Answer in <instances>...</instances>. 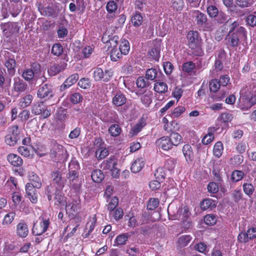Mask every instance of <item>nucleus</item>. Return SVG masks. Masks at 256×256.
<instances>
[{
  "instance_id": "bb28decb",
  "label": "nucleus",
  "mask_w": 256,
  "mask_h": 256,
  "mask_svg": "<svg viewBox=\"0 0 256 256\" xmlns=\"http://www.w3.org/2000/svg\"><path fill=\"white\" fill-rule=\"evenodd\" d=\"M216 130L215 128H209L208 133L202 138V142L204 144H210L214 138V133Z\"/></svg>"
},
{
  "instance_id": "f3484780",
  "label": "nucleus",
  "mask_w": 256,
  "mask_h": 256,
  "mask_svg": "<svg viewBox=\"0 0 256 256\" xmlns=\"http://www.w3.org/2000/svg\"><path fill=\"white\" fill-rule=\"evenodd\" d=\"M78 78V75L77 74H74L71 75L66 79L64 84L60 86V90L64 91L66 88L72 86L77 82Z\"/></svg>"
},
{
  "instance_id": "4be33fe9",
  "label": "nucleus",
  "mask_w": 256,
  "mask_h": 256,
  "mask_svg": "<svg viewBox=\"0 0 256 256\" xmlns=\"http://www.w3.org/2000/svg\"><path fill=\"white\" fill-rule=\"evenodd\" d=\"M1 28L3 32H18L20 28L18 23L10 22L2 24Z\"/></svg>"
},
{
  "instance_id": "58836bf2",
  "label": "nucleus",
  "mask_w": 256,
  "mask_h": 256,
  "mask_svg": "<svg viewBox=\"0 0 256 256\" xmlns=\"http://www.w3.org/2000/svg\"><path fill=\"white\" fill-rule=\"evenodd\" d=\"M223 144L221 142H216L213 149L214 154L217 158H220L222 153Z\"/></svg>"
},
{
  "instance_id": "5701e85b",
  "label": "nucleus",
  "mask_w": 256,
  "mask_h": 256,
  "mask_svg": "<svg viewBox=\"0 0 256 256\" xmlns=\"http://www.w3.org/2000/svg\"><path fill=\"white\" fill-rule=\"evenodd\" d=\"M161 74L160 72L158 74L155 68H150L146 71V78L150 80L159 81L160 80L159 76Z\"/></svg>"
},
{
  "instance_id": "4468645a",
  "label": "nucleus",
  "mask_w": 256,
  "mask_h": 256,
  "mask_svg": "<svg viewBox=\"0 0 256 256\" xmlns=\"http://www.w3.org/2000/svg\"><path fill=\"white\" fill-rule=\"evenodd\" d=\"M14 80V83L12 88L14 91L18 93H22L26 91L28 87L26 83L19 78H15Z\"/></svg>"
},
{
  "instance_id": "39448f33",
  "label": "nucleus",
  "mask_w": 256,
  "mask_h": 256,
  "mask_svg": "<svg viewBox=\"0 0 256 256\" xmlns=\"http://www.w3.org/2000/svg\"><path fill=\"white\" fill-rule=\"evenodd\" d=\"M52 184L56 188L62 190L66 180L62 176V174L58 170L52 172L50 174Z\"/></svg>"
},
{
  "instance_id": "680f3d73",
  "label": "nucleus",
  "mask_w": 256,
  "mask_h": 256,
  "mask_svg": "<svg viewBox=\"0 0 256 256\" xmlns=\"http://www.w3.org/2000/svg\"><path fill=\"white\" fill-rule=\"evenodd\" d=\"M243 188L245 194L248 196L252 195L254 190L253 185L250 183H244L243 184Z\"/></svg>"
},
{
  "instance_id": "79ce46f5",
  "label": "nucleus",
  "mask_w": 256,
  "mask_h": 256,
  "mask_svg": "<svg viewBox=\"0 0 256 256\" xmlns=\"http://www.w3.org/2000/svg\"><path fill=\"white\" fill-rule=\"evenodd\" d=\"M129 236L128 233L122 234L117 236L115 240L116 246L125 244Z\"/></svg>"
},
{
  "instance_id": "a19ab883",
  "label": "nucleus",
  "mask_w": 256,
  "mask_h": 256,
  "mask_svg": "<svg viewBox=\"0 0 256 256\" xmlns=\"http://www.w3.org/2000/svg\"><path fill=\"white\" fill-rule=\"evenodd\" d=\"M122 132L120 127L116 124L112 125L108 128V132L112 136H117L120 134Z\"/></svg>"
},
{
  "instance_id": "9b49d317",
  "label": "nucleus",
  "mask_w": 256,
  "mask_h": 256,
  "mask_svg": "<svg viewBox=\"0 0 256 256\" xmlns=\"http://www.w3.org/2000/svg\"><path fill=\"white\" fill-rule=\"evenodd\" d=\"M117 164L116 160L114 156H111L110 158L104 160L102 164L101 168L104 170H114L118 172V168L115 166Z\"/></svg>"
},
{
  "instance_id": "7c9ffc66",
  "label": "nucleus",
  "mask_w": 256,
  "mask_h": 256,
  "mask_svg": "<svg viewBox=\"0 0 256 256\" xmlns=\"http://www.w3.org/2000/svg\"><path fill=\"white\" fill-rule=\"evenodd\" d=\"M146 123L145 120L142 118L140 119L138 122L133 126L131 130V133L132 135L137 134L142 128L146 126Z\"/></svg>"
},
{
  "instance_id": "6ab92c4d",
  "label": "nucleus",
  "mask_w": 256,
  "mask_h": 256,
  "mask_svg": "<svg viewBox=\"0 0 256 256\" xmlns=\"http://www.w3.org/2000/svg\"><path fill=\"white\" fill-rule=\"evenodd\" d=\"M192 16L195 18V20L198 25L206 24L208 25L206 23V16L198 10H194L192 12Z\"/></svg>"
},
{
  "instance_id": "6e6552de",
  "label": "nucleus",
  "mask_w": 256,
  "mask_h": 256,
  "mask_svg": "<svg viewBox=\"0 0 256 256\" xmlns=\"http://www.w3.org/2000/svg\"><path fill=\"white\" fill-rule=\"evenodd\" d=\"M50 224L48 220H42L39 224H34L32 230V234L35 236H40L47 230Z\"/></svg>"
},
{
  "instance_id": "ddd939ff",
  "label": "nucleus",
  "mask_w": 256,
  "mask_h": 256,
  "mask_svg": "<svg viewBox=\"0 0 256 256\" xmlns=\"http://www.w3.org/2000/svg\"><path fill=\"white\" fill-rule=\"evenodd\" d=\"M160 41H156L154 42L152 48L148 51V54L153 60L158 61L160 56Z\"/></svg>"
},
{
  "instance_id": "09e8293b",
  "label": "nucleus",
  "mask_w": 256,
  "mask_h": 256,
  "mask_svg": "<svg viewBox=\"0 0 256 256\" xmlns=\"http://www.w3.org/2000/svg\"><path fill=\"white\" fill-rule=\"evenodd\" d=\"M228 32H244V28L242 26H238V23L236 22H232L229 26Z\"/></svg>"
},
{
  "instance_id": "412c9836",
  "label": "nucleus",
  "mask_w": 256,
  "mask_h": 256,
  "mask_svg": "<svg viewBox=\"0 0 256 256\" xmlns=\"http://www.w3.org/2000/svg\"><path fill=\"white\" fill-rule=\"evenodd\" d=\"M145 162L144 160L140 158H136L132 164L131 170L134 173L139 172L144 166Z\"/></svg>"
},
{
  "instance_id": "0e129e2a",
  "label": "nucleus",
  "mask_w": 256,
  "mask_h": 256,
  "mask_svg": "<svg viewBox=\"0 0 256 256\" xmlns=\"http://www.w3.org/2000/svg\"><path fill=\"white\" fill-rule=\"evenodd\" d=\"M176 161L172 158H170L167 160L164 164V167L167 168L168 170H172L176 166Z\"/></svg>"
},
{
  "instance_id": "c9c22d12",
  "label": "nucleus",
  "mask_w": 256,
  "mask_h": 256,
  "mask_svg": "<svg viewBox=\"0 0 256 256\" xmlns=\"http://www.w3.org/2000/svg\"><path fill=\"white\" fill-rule=\"evenodd\" d=\"M138 88H143L148 86L150 84L149 80L144 76H140L138 78L136 82Z\"/></svg>"
},
{
  "instance_id": "aec40b11",
  "label": "nucleus",
  "mask_w": 256,
  "mask_h": 256,
  "mask_svg": "<svg viewBox=\"0 0 256 256\" xmlns=\"http://www.w3.org/2000/svg\"><path fill=\"white\" fill-rule=\"evenodd\" d=\"M29 184L34 185L36 188H40L42 186V180L34 172H31L28 174Z\"/></svg>"
},
{
  "instance_id": "1a4fd4ad",
  "label": "nucleus",
  "mask_w": 256,
  "mask_h": 256,
  "mask_svg": "<svg viewBox=\"0 0 256 256\" xmlns=\"http://www.w3.org/2000/svg\"><path fill=\"white\" fill-rule=\"evenodd\" d=\"M256 238V228H249L246 232H240L238 236V240L242 243H246L250 240L254 239Z\"/></svg>"
},
{
  "instance_id": "2eb2a0df",
  "label": "nucleus",
  "mask_w": 256,
  "mask_h": 256,
  "mask_svg": "<svg viewBox=\"0 0 256 256\" xmlns=\"http://www.w3.org/2000/svg\"><path fill=\"white\" fill-rule=\"evenodd\" d=\"M78 172H74V171L69 172L67 174L66 178L69 180V184L70 187H72L75 190H78L80 188V186L77 182L78 181Z\"/></svg>"
},
{
  "instance_id": "69168bd1",
  "label": "nucleus",
  "mask_w": 256,
  "mask_h": 256,
  "mask_svg": "<svg viewBox=\"0 0 256 256\" xmlns=\"http://www.w3.org/2000/svg\"><path fill=\"white\" fill-rule=\"evenodd\" d=\"M207 12L210 16L216 18L220 12L216 6H210L207 8Z\"/></svg>"
},
{
  "instance_id": "a211bd4d",
  "label": "nucleus",
  "mask_w": 256,
  "mask_h": 256,
  "mask_svg": "<svg viewBox=\"0 0 256 256\" xmlns=\"http://www.w3.org/2000/svg\"><path fill=\"white\" fill-rule=\"evenodd\" d=\"M8 162L13 166L20 167L23 164L22 158L18 155L14 154H8L6 156Z\"/></svg>"
},
{
  "instance_id": "cd10ccee",
  "label": "nucleus",
  "mask_w": 256,
  "mask_h": 256,
  "mask_svg": "<svg viewBox=\"0 0 256 256\" xmlns=\"http://www.w3.org/2000/svg\"><path fill=\"white\" fill-rule=\"evenodd\" d=\"M173 146H178L182 142V139L181 136L178 132H172L168 136Z\"/></svg>"
},
{
  "instance_id": "774afa93",
  "label": "nucleus",
  "mask_w": 256,
  "mask_h": 256,
  "mask_svg": "<svg viewBox=\"0 0 256 256\" xmlns=\"http://www.w3.org/2000/svg\"><path fill=\"white\" fill-rule=\"evenodd\" d=\"M154 176L156 180H160L164 178L166 174L162 168H158L154 172Z\"/></svg>"
},
{
  "instance_id": "0eeeda50",
  "label": "nucleus",
  "mask_w": 256,
  "mask_h": 256,
  "mask_svg": "<svg viewBox=\"0 0 256 256\" xmlns=\"http://www.w3.org/2000/svg\"><path fill=\"white\" fill-rule=\"evenodd\" d=\"M114 33H104L102 38V42L111 48H116L119 41V37Z\"/></svg>"
},
{
  "instance_id": "423d86ee",
  "label": "nucleus",
  "mask_w": 256,
  "mask_h": 256,
  "mask_svg": "<svg viewBox=\"0 0 256 256\" xmlns=\"http://www.w3.org/2000/svg\"><path fill=\"white\" fill-rule=\"evenodd\" d=\"M54 95L52 86L47 84L41 85L37 92L38 96L45 100L52 98Z\"/></svg>"
},
{
  "instance_id": "4d7b16f0",
  "label": "nucleus",
  "mask_w": 256,
  "mask_h": 256,
  "mask_svg": "<svg viewBox=\"0 0 256 256\" xmlns=\"http://www.w3.org/2000/svg\"><path fill=\"white\" fill-rule=\"evenodd\" d=\"M118 204V200L116 196L112 197L110 199L108 205V209L110 211L114 210Z\"/></svg>"
},
{
  "instance_id": "13d9d810",
  "label": "nucleus",
  "mask_w": 256,
  "mask_h": 256,
  "mask_svg": "<svg viewBox=\"0 0 256 256\" xmlns=\"http://www.w3.org/2000/svg\"><path fill=\"white\" fill-rule=\"evenodd\" d=\"M204 221L207 225L212 226L216 222V218L213 214H207L204 218Z\"/></svg>"
},
{
  "instance_id": "c756f323",
  "label": "nucleus",
  "mask_w": 256,
  "mask_h": 256,
  "mask_svg": "<svg viewBox=\"0 0 256 256\" xmlns=\"http://www.w3.org/2000/svg\"><path fill=\"white\" fill-rule=\"evenodd\" d=\"M92 178L95 182H100L104 178V174L100 170H94L91 174Z\"/></svg>"
},
{
  "instance_id": "4c0bfd02",
  "label": "nucleus",
  "mask_w": 256,
  "mask_h": 256,
  "mask_svg": "<svg viewBox=\"0 0 256 256\" xmlns=\"http://www.w3.org/2000/svg\"><path fill=\"white\" fill-rule=\"evenodd\" d=\"M104 71L100 68L93 69V78L96 81H104Z\"/></svg>"
},
{
  "instance_id": "b1692460",
  "label": "nucleus",
  "mask_w": 256,
  "mask_h": 256,
  "mask_svg": "<svg viewBox=\"0 0 256 256\" xmlns=\"http://www.w3.org/2000/svg\"><path fill=\"white\" fill-rule=\"evenodd\" d=\"M126 98L125 96L120 92H118L112 98V104L116 106H120L125 104Z\"/></svg>"
},
{
  "instance_id": "864d4df0",
  "label": "nucleus",
  "mask_w": 256,
  "mask_h": 256,
  "mask_svg": "<svg viewBox=\"0 0 256 256\" xmlns=\"http://www.w3.org/2000/svg\"><path fill=\"white\" fill-rule=\"evenodd\" d=\"M63 52V48L60 44H56L53 45L52 48V52L53 54L59 56L62 54Z\"/></svg>"
},
{
  "instance_id": "de8ad7c7",
  "label": "nucleus",
  "mask_w": 256,
  "mask_h": 256,
  "mask_svg": "<svg viewBox=\"0 0 256 256\" xmlns=\"http://www.w3.org/2000/svg\"><path fill=\"white\" fill-rule=\"evenodd\" d=\"M220 85L218 79L212 80L209 84V88L210 92H216L220 88Z\"/></svg>"
},
{
  "instance_id": "dca6fc26",
  "label": "nucleus",
  "mask_w": 256,
  "mask_h": 256,
  "mask_svg": "<svg viewBox=\"0 0 256 256\" xmlns=\"http://www.w3.org/2000/svg\"><path fill=\"white\" fill-rule=\"evenodd\" d=\"M80 208V201L79 199L73 200L66 205V211L70 215H74Z\"/></svg>"
},
{
  "instance_id": "72a5a7b5",
  "label": "nucleus",
  "mask_w": 256,
  "mask_h": 256,
  "mask_svg": "<svg viewBox=\"0 0 256 256\" xmlns=\"http://www.w3.org/2000/svg\"><path fill=\"white\" fill-rule=\"evenodd\" d=\"M154 90L158 93H164L168 90V86L164 82H158L155 83Z\"/></svg>"
},
{
  "instance_id": "f704fd0d",
  "label": "nucleus",
  "mask_w": 256,
  "mask_h": 256,
  "mask_svg": "<svg viewBox=\"0 0 256 256\" xmlns=\"http://www.w3.org/2000/svg\"><path fill=\"white\" fill-rule=\"evenodd\" d=\"M119 49L124 55L128 54L130 51L129 42L126 39H122Z\"/></svg>"
},
{
  "instance_id": "473e14b6",
  "label": "nucleus",
  "mask_w": 256,
  "mask_h": 256,
  "mask_svg": "<svg viewBox=\"0 0 256 256\" xmlns=\"http://www.w3.org/2000/svg\"><path fill=\"white\" fill-rule=\"evenodd\" d=\"M216 204L214 201L211 199H206L200 203V207L202 210H206L208 208L212 209L215 208Z\"/></svg>"
},
{
  "instance_id": "052dcab7",
  "label": "nucleus",
  "mask_w": 256,
  "mask_h": 256,
  "mask_svg": "<svg viewBox=\"0 0 256 256\" xmlns=\"http://www.w3.org/2000/svg\"><path fill=\"white\" fill-rule=\"evenodd\" d=\"M237 6L241 8H246L252 6V2L250 0H236Z\"/></svg>"
},
{
  "instance_id": "a878e982",
  "label": "nucleus",
  "mask_w": 256,
  "mask_h": 256,
  "mask_svg": "<svg viewBox=\"0 0 256 256\" xmlns=\"http://www.w3.org/2000/svg\"><path fill=\"white\" fill-rule=\"evenodd\" d=\"M182 152L186 161H192L194 158V152L191 146L184 144L182 148Z\"/></svg>"
},
{
  "instance_id": "20e7f679",
  "label": "nucleus",
  "mask_w": 256,
  "mask_h": 256,
  "mask_svg": "<svg viewBox=\"0 0 256 256\" xmlns=\"http://www.w3.org/2000/svg\"><path fill=\"white\" fill-rule=\"evenodd\" d=\"M65 151L62 146L54 142L50 150V157L53 161L59 162L64 158Z\"/></svg>"
},
{
  "instance_id": "49530a36",
  "label": "nucleus",
  "mask_w": 256,
  "mask_h": 256,
  "mask_svg": "<svg viewBox=\"0 0 256 256\" xmlns=\"http://www.w3.org/2000/svg\"><path fill=\"white\" fill-rule=\"evenodd\" d=\"M22 76L28 82L32 80L34 78L35 79V75L30 68L24 70L22 74Z\"/></svg>"
},
{
  "instance_id": "8fccbe9b",
  "label": "nucleus",
  "mask_w": 256,
  "mask_h": 256,
  "mask_svg": "<svg viewBox=\"0 0 256 256\" xmlns=\"http://www.w3.org/2000/svg\"><path fill=\"white\" fill-rule=\"evenodd\" d=\"M159 200L158 198H150L147 204V208L149 210H154L158 206Z\"/></svg>"
},
{
  "instance_id": "c03bdc74",
  "label": "nucleus",
  "mask_w": 256,
  "mask_h": 256,
  "mask_svg": "<svg viewBox=\"0 0 256 256\" xmlns=\"http://www.w3.org/2000/svg\"><path fill=\"white\" fill-rule=\"evenodd\" d=\"M195 66V64L192 62H186L182 66V70L186 72L190 73L192 72Z\"/></svg>"
},
{
  "instance_id": "2f4dec72",
  "label": "nucleus",
  "mask_w": 256,
  "mask_h": 256,
  "mask_svg": "<svg viewBox=\"0 0 256 256\" xmlns=\"http://www.w3.org/2000/svg\"><path fill=\"white\" fill-rule=\"evenodd\" d=\"M122 54H123L122 53V52H120L119 48H116V47L112 48L110 52V59L113 62H116L122 58Z\"/></svg>"
},
{
  "instance_id": "ea45409f",
  "label": "nucleus",
  "mask_w": 256,
  "mask_h": 256,
  "mask_svg": "<svg viewBox=\"0 0 256 256\" xmlns=\"http://www.w3.org/2000/svg\"><path fill=\"white\" fill-rule=\"evenodd\" d=\"M192 238L190 235H183L178 238V242L181 247L186 246L192 240Z\"/></svg>"
},
{
  "instance_id": "f8f14e48",
  "label": "nucleus",
  "mask_w": 256,
  "mask_h": 256,
  "mask_svg": "<svg viewBox=\"0 0 256 256\" xmlns=\"http://www.w3.org/2000/svg\"><path fill=\"white\" fill-rule=\"evenodd\" d=\"M156 144L159 148L168 150L172 148V144L168 136H162L156 140Z\"/></svg>"
},
{
  "instance_id": "bf43d9fd",
  "label": "nucleus",
  "mask_w": 256,
  "mask_h": 256,
  "mask_svg": "<svg viewBox=\"0 0 256 256\" xmlns=\"http://www.w3.org/2000/svg\"><path fill=\"white\" fill-rule=\"evenodd\" d=\"M82 100V96L78 92H76L72 94L70 98V102L74 104H78L81 102Z\"/></svg>"
},
{
  "instance_id": "e433bc0d",
  "label": "nucleus",
  "mask_w": 256,
  "mask_h": 256,
  "mask_svg": "<svg viewBox=\"0 0 256 256\" xmlns=\"http://www.w3.org/2000/svg\"><path fill=\"white\" fill-rule=\"evenodd\" d=\"M16 216V213L14 212H10L6 214L2 222V224L4 226H9L12 223Z\"/></svg>"
},
{
  "instance_id": "393cba45",
  "label": "nucleus",
  "mask_w": 256,
  "mask_h": 256,
  "mask_svg": "<svg viewBox=\"0 0 256 256\" xmlns=\"http://www.w3.org/2000/svg\"><path fill=\"white\" fill-rule=\"evenodd\" d=\"M17 234L21 238H26L28 234V229L27 224L23 222H20L17 225Z\"/></svg>"
},
{
  "instance_id": "3c124183",
  "label": "nucleus",
  "mask_w": 256,
  "mask_h": 256,
  "mask_svg": "<svg viewBox=\"0 0 256 256\" xmlns=\"http://www.w3.org/2000/svg\"><path fill=\"white\" fill-rule=\"evenodd\" d=\"M142 17L140 13H136L132 18V22L134 26H138L142 24Z\"/></svg>"
},
{
  "instance_id": "e2e57ef3",
  "label": "nucleus",
  "mask_w": 256,
  "mask_h": 256,
  "mask_svg": "<svg viewBox=\"0 0 256 256\" xmlns=\"http://www.w3.org/2000/svg\"><path fill=\"white\" fill-rule=\"evenodd\" d=\"M78 85L84 89L88 88L90 86V80L88 78H82L79 80Z\"/></svg>"
},
{
  "instance_id": "5fc2aeb1",
  "label": "nucleus",
  "mask_w": 256,
  "mask_h": 256,
  "mask_svg": "<svg viewBox=\"0 0 256 256\" xmlns=\"http://www.w3.org/2000/svg\"><path fill=\"white\" fill-rule=\"evenodd\" d=\"M18 152L22 156L28 157L30 154V148L28 146H20L18 148Z\"/></svg>"
},
{
  "instance_id": "c85d7f7f",
  "label": "nucleus",
  "mask_w": 256,
  "mask_h": 256,
  "mask_svg": "<svg viewBox=\"0 0 256 256\" xmlns=\"http://www.w3.org/2000/svg\"><path fill=\"white\" fill-rule=\"evenodd\" d=\"M5 66L7 68L9 74L13 75L15 72L14 68L16 66L15 60L12 58H8L5 62Z\"/></svg>"
},
{
  "instance_id": "f257e3e1",
  "label": "nucleus",
  "mask_w": 256,
  "mask_h": 256,
  "mask_svg": "<svg viewBox=\"0 0 256 256\" xmlns=\"http://www.w3.org/2000/svg\"><path fill=\"white\" fill-rule=\"evenodd\" d=\"M62 8L60 4L56 2L50 4L46 7L39 4L38 6V10L42 15L52 18H56L58 16Z\"/></svg>"
},
{
  "instance_id": "7ed1b4c3",
  "label": "nucleus",
  "mask_w": 256,
  "mask_h": 256,
  "mask_svg": "<svg viewBox=\"0 0 256 256\" xmlns=\"http://www.w3.org/2000/svg\"><path fill=\"white\" fill-rule=\"evenodd\" d=\"M20 132L18 126H12L8 128V134L5 137V142L7 144L13 146L20 140Z\"/></svg>"
},
{
  "instance_id": "f03ea898",
  "label": "nucleus",
  "mask_w": 256,
  "mask_h": 256,
  "mask_svg": "<svg viewBox=\"0 0 256 256\" xmlns=\"http://www.w3.org/2000/svg\"><path fill=\"white\" fill-rule=\"evenodd\" d=\"M188 45L189 47L195 50L192 54L196 56H201L202 52L200 48L202 38L198 33H188Z\"/></svg>"
},
{
  "instance_id": "338daca9",
  "label": "nucleus",
  "mask_w": 256,
  "mask_h": 256,
  "mask_svg": "<svg viewBox=\"0 0 256 256\" xmlns=\"http://www.w3.org/2000/svg\"><path fill=\"white\" fill-rule=\"evenodd\" d=\"M117 4L113 0L108 2L106 6L107 11L110 14L114 12L117 10Z\"/></svg>"
},
{
  "instance_id": "603ef678",
  "label": "nucleus",
  "mask_w": 256,
  "mask_h": 256,
  "mask_svg": "<svg viewBox=\"0 0 256 256\" xmlns=\"http://www.w3.org/2000/svg\"><path fill=\"white\" fill-rule=\"evenodd\" d=\"M30 69L35 75V79H37L38 76H40L41 75L42 72L40 64L38 63H33L32 64V68Z\"/></svg>"
},
{
  "instance_id": "9d476101",
  "label": "nucleus",
  "mask_w": 256,
  "mask_h": 256,
  "mask_svg": "<svg viewBox=\"0 0 256 256\" xmlns=\"http://www.w3.org/2000/svg\"><path fill=\"white\" fill-rule=\"evenodd\" d=\"M67 64L64 61L59 63H55L50 66L48 72L50 76H54L64 70Z\"/></svg>"
},
{
  "instance_id": "37998d69",
  "label": "nucleus",
  "mask_w": 256,
  "mask_h": 256,
  "mask_svg": "<svg viewBox=\"0 0 256 256\" xmlns=\"http://www.w3.org/2000/svg\"><path fill=\"white\" fill-rule=\"evenodd\" d=\"M44 108L45 106L43 102H38L32 106V111L36 115L40 114Z\"/></svg>"
},
{
  "instance_id": "6e6d98bb",
  "label": "nucleus",
  "mask_w": 256,
  "mask_h": 256,
  "mask_svg": "<svg viewBox=\"0 0 256 256\" xmlns=\"http://www.w3.org/2000/svg\"><path fill=\"white\" fill-rule=\"evenodd\" d=\"M32 100V96L28 94L20 100L21 106L26 108L30 105Z\"/></svg>"
},
{
  "instance_id": "a18cd8bd",
  "label": "nucleus",
  "mask_w": 256,
  "mask_h": 256,
  "mask_svg": "<svg viewBox=\"0 0 256 256\" xmlns=\"http://www.w3.org/2000/svg\"><path fill=\"white\" fill-rule=\"evenodd\" d=\"M244 176V172L242 170H234L231 176L232 180L233 182H237L241 180Z\"/></svg>"
}]
</instances>
